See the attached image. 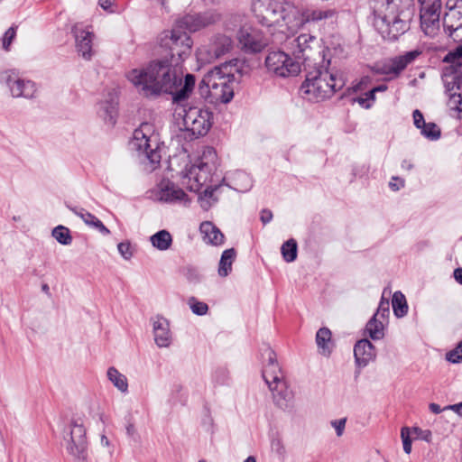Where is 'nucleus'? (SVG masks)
<instances>
[{
	"label": "nucleus",
	"instance_id": "de8ad7c7",
	"mask_svg": "<svg viewBox=\"0 0 462 462\" xmlns=\"http://www.w3.org/2000/svg\"><path fill=\"white\" fill-rule=\"evenodd\" d=\"M421 51L420 50H413L411 51H407L402 55H399L402 60L409 66L420 55H421Z\"/></svg>",
	"mask_w": 462,
	"mask_h": 462
},
{
	"label": "nucleus",
	"instance_id": "dca6fc26",
	"mask_svg": "<svg viewBox=\"0 0 462 462\" xmlns=\"http://www.w3.org/2000/svg\"><path fill=\"white\" fill-rule=\"evenodd\" d=\"M234 48V41L230 36L218 33L212 37L208 46L197 51L199 60L212 62L231 52Z\"/></svg>",
	"mask_w": 462,
	"mask_h": 462
},
{
	"label": "nucleus",
	"instance_id": "e433bc0d",
	"mask_svg": "<svg viewBox=\"0 0 462 462\" xmlns=\"http://www.w3.org/2000/svg\"><path fill=\"white\" fill-rule=\"evenodd\" d=\"M421 134L430 140H437L440 137V130L434 123H425L421 128Z\"/></svg>",
	"mask_w": 462,
	"mask_h": 462
},
{
	"label": "nucleus",
	"instance_id": "864d4df0",
	"mask_svg": "<svg viewBox=\"0 0 462 462\" xmlns=\"http://www.w3.org/2000/svg\"><path fill=\"white\" fill-rule=\"evenodd\" d=\"M388 312H389V301L386 300L384 302L382 300L378 307L377 312L374 316L377 317V316L381 315L383 318H384L385 314H387Z\"/></svg>",
	"mask_w": 462,
	"mask_h": 462
},
{
	"label": "nucleus",
	"instance_id": "338daca9",
	"mask_svg": "<svg viewBox=\"0 0 462 462\" xmlns=\"http://www.w3.org/2000/svg\"><path fill=\"white\" fill-rule=\"evenodd\" d=\"M374 89L376 92H378V91L383 92V91H385L387 89V86L385 84H382V85H379V86L374 88Z\"/></svg>",
	"mask_w": 462,
	"mask_h": 462
},
{
	"label": "nucleus",
	"instance_id": "ddd939ff",
	"mask_svg": "<svg viewBox=\"0 0 462 462\" xmlns=\"http://www.w3.org/2000/svg\"><path fill=\"white\" fill-rule=\"evenodd\" d=\"M420 3V26L423 33L436 36L440 31L441 0H418Z\"/></svg>",
	"mask_w": 462,
	"mask_h": 462
},
{
	"label": "nucleus",
	"instance_id": "20e7f679",
	"mask_svg": "<svg viewBox=\"0 0 462 462\" xmlns=\"http://www.w3.org/2000/svg\"><path fill=\"white\" fill-rule=\"evenodd\" d=\"M345 84L342 73L320 65L307 72L306 79L300 88V94L305 99L319 102L331 97L343 88Z\"/></svg>",
	"mask_w": 462,
	"mask_h": 462
},
{
	"label": "nucleus",
	"instance_id": "7ed1b4c3",
	"mask_svg": "<svg viewBox=\"0 0 462 462\" xmlns=\"http://www.w3.org/2000/svg\"><path fill=\"white\" fill-rule=\"evenodd\" d=\"M414 14V0H375L374 26L384 40L395 41L410 29Z\"/></svg>",
	"mask_w": 462,
	"mask_h": 462
},
{
	"label": "nucleus",
	"instance_id": "4d7b16f0",
	"mask_svg": "<svg viewBox=\"0 0 462 462\" xmlns=\"http://www.w3.org/2000/svg\"><path fill=\"white\" fill-rule=\"evenodd\" d=\"M272 218H273V214L270 210L263 209L261 212V220L263 224L269 223L272 220Z\"/></svg>",
	"mask_w": 462,
	"mask_h": 462
},
{
	"label": "nucleus",
	"instance_id": "b1692460",
	"mask_svg": "<svg viewBox=\"0 0 462 462\" xmlns=\"http://www.w3.org/2000/svg\"><path fill=\"white\" fill-rule=\"evenodd\" d=\"M69 209L78 217H79L88 226L97 229L104 236H108L110 234V230L106 227L105 225L97 217L84 208L78 209L76 208H69Z\"/></svg>",
	"mask_w": 462,
	"mask_h": 462
},
{
	"label": "nucleus",
	"instance_id": "e2e57ef3",
	"mask_svg": "<svg viewBox=\"0 0 462 462\" xmlns=\"http://www.w3.org/2000/svg\"><path fill=\"white\" fill-rule=\"evenodd\" d=\"M402 168L407 171H411L413 168V164L409 160H403L402 162Z\"/></svg>",
	"mask_w": 462,
	"mask_h": 462
},
{
	"label": "nucleus",
	"instance_id": "473e14b6",
	"mask_svg": "<svg viewBox=\"0 0 462 462\" xmlns=\"http://www.w3.org/2000/svg\"><path fill=\"white\" fill-rule=\"evenodd\" d=\"M298 246L294 239H289L282 244L281 253L285 262L291 263L297 258Z\"/></svg>",
	"mask_w": 462,
	"mask_h": 462
},
{
	"label": "nucleus",
	"instance_id": "a19ab883",
	"mask_svg": "<svg viewBox=\"0 0 462 462\" xmlns=\"http://www.w3.org/2000/svg\"><path fill=\"white\" fill-rule=\"evenodd\" d=\"M18 79L19 77L14 70H7L0 73V82L5 84L10 90L12 89V85H14Z\"/></svg>",
	"mask_w": 462,
	"mask_h": 462
},
{
	"label": "nucleus",
	"instance_id": "aec40b11",
	"mask_svg": "<svg viewBox=\"0 0 462 462\" xmlns=\"http://www.w3.org/2000/svg\"><path fill=\"white\" fill-rule=\"evenodd\" d=\"M154 341L159 347H167L171 341L169 322L162 317H156L152 321Z\"/></svg>",
	"mask_w": 462,
	"mask_h": 462
},
{
	"label": "nucleus",
	"instance_id": "ea45409f",
	"mask_svg": "<svg viewBox=\"0 0 462 462\" xmlns=\"http://www.w3.org/2000/svg\"><path fill=\"white\" fill-rule=\"evenodd\" d=\"M189 305L192 312L199 316L205 315L208 310V307L205 302L199 301L194 297H192L189 300Z\"/></svg>",
	"mask_w": 462,
	"mask_h": 462
},
{
	"label": "nucleus",
	"instance_id": "423d86ee",
	"mask_svg": "<svg viewBox=\"0 0 462 462\" xmlns=\"http://www.w3.org/2000/svg\"><path fill=\"white\" fill-rule=\"evenodd\" d=\"M218 165L216 150L205 147L196 162L182 171V184L190 191L199 192L203 186L214 182Z\"/></svg>",
	"mask_w": 462,
	"mask_h": 462
},
{
	"label": "nucleus",
	"instance_id": "1a4fd4ad",
	"mask_svg": "<svg viewBox=\"0 0 462 462\" xmlns=\"http://www.w3.org/2000/svg\"><path fill=\"white\" fill-rule=\"evenodd\" d=\"M153 133V126L149 123H143L134 130L130 144L132 149L143 154L151 162L152 168L155 169L160 164L161 154Z\"/></svg>",
	"mask_w": 462,
	"mask_h": 462
},
{
	"label": "nucleus",
	"instance_id": "f03ea898",
	"mask_svg": "<svg viewBox=\"0 0 462 462\" xmlns=\"http://www.w3.org/2000/svg\"><path fill=\"white\" fill-rule=\"evenodd\" d=\"M335 14L332 9L299 7L290 2L272 1L257 14V20L266 27L273 42L280 44L285 34L295 33L307 23L333 18Z\"/></svg>",
	"mask_w": 462,
	"mask_h": 462
},
{
	"label": "nucleus",
	"instance_id": "8fccbe9b",
	"mask_svg": "<svg viewBox=\"0 0 462 462\" xmlns=\"http://www.w3.org/2000/svg\"><path fill=\"white\" fill-rule=\"evenodd\" d=\"M412 432L416 434L417 438L421 439L427 442L431 441V431L429 430H421L418 427H413L411 429Z\"/></svg>",
	"mask_w": 462,
	"mask_h": 462
},
{
	"label": "nucleus",
	"instance_id": "f8f14e48",
	"mask_svg": "<svg viewBox=\"0 0 462 462\" xmlns=\"http://www.w3.org/2000/svg\"><path fill=\"white\" fill-rule=\"evenodd\" d=\"M264 63L268 72L280 78L294 77L301 70L300 60L282 51H270Z\"/></svg>",
	"mask_w": 462,
	"mask_h": 462
},
{
	"label": "nucleus",
	"instance_id": "c9c22d12",
	"mask_svg": "<svg viewBox=\"0 0 462 462\" xmlns=\"http://www.w3.org/2000/svg\"><path fill=\"white\" fill-rule=\"evenodd\" d=\"M231 180L236 187V189H246L251 186L249 177L244 171H236L232 174Z\"/></svg>",
	"mask_w": 462,
	"mask_h": 462
},
{
	"label": "nucleus",
	"instance_id": "a878e982",
	"mask_svg": "<svg viewBox=\"0 0 462 462\" xmlns=\"http://www.w3.org/2000/svg\"><path fill=\"white\" fill-rule=\"evenodd\" d=\"M316 342L319 353L325 356H328L331 353V331L327 328H319L316 335Z\"/></svg>",
	"mask_w": 462,
	"mask_h": 462
},
{
	"label": "nucleus",
	"instance_id": "7c9ffc66",
	"mask_svg": "<svg viewBox=\"0 0 462 462\" xmlns=\"http://www.w3.org/2000/svg\"><path fill=\"white\" fill-rule=\"evenodd\" d=\"M408 65L402 60L400 56H396L390 60L389 64L383 65L381 71L383 74H393L398 76L404 70Z\"/></svg>",
	"mask_w": 462,
	"mask_h": 462
},
{
	"label": "nucleus",
	"instance_id": "0e129e2a",
	"mask_svg": "<svg viewBox=\"0 0 462 462\" xmlns=\"http://www.w3.org/2000/svg\"><path fill=\"white\" fill-rule=\"evenodd\" d=\"M126 432L129 436H134V434L135 433V427L134 424L130 423L127 425L126 427Z\"/></svg>",
	"mask_w": 462,
	"mask_h": 462
},
{
	"label": "nucleus",
	"instance_id": "09e8293b",
	"mask_svg": "<svg viewBox=\"0 0 462 462\" xmlns=\"http://www.w3.org/2000/svg\"><path fill=\"white\" fill-rule=\"evenodd\" d=\"M346 423V418H342L339 420H331V426L336 430V433L337 437H341L344 433V430Z\"/></svg>",
	"mask_w": 462,
	"mask_h": 462
},
{
	"label": "nucleus",
	"instance_id": "680f3d73",
	"mask_svg": "<svg viewBox=\"0 0 462 462\" xmlns=\"http://www.w3.org/2000/svg\"><path fill=\"white\" fill-rule=\"evenodd\" d=\"M454 278L458 283L462 284V268H457L454 271Z\"/></svg>",
	"mask_w": 462,
	"mask_h": 462
},
{
	"label": "nucleus",
	"instance_id": "c756f323",
	"mask_svg": "<svg viewBox=\"0 0 462 462\" xmlns=\"http://www.w3.org/2000/svg\"><path fill=\"white\" fill-rule=\"evenodd\" d=\"M365 330L369 337L374 340H378L383 337V324L374 316L366 324Z\"/></svg>",
	"mask_w": 462,
	"mask_h": 462
},
{
	"label": "nucleus",
	"instance_id": "774afa93",
	"mask_svg": "<svg viewBox=\"0 0 462 462\" xmlns=\"http://www.w3.org/2000/svg\"><path fill=\"white\" fill-rule=\"evenodd\" d=\"M376 91L373 88L372 90L368 91L366 93V96H367V99H371V100H374V95H375Z\"/></svg>",
	"mask_w": 462,
	"mask_h": 462
},
{
	"label": "nucleus",
	"instance_id": "c03bdc74",
	"mask_svg": "<svg viewBox=\"0 0 462 462\" xmlns=\"http://www.w3.org/2000/svg\"><path fill=\"white\" fill-rule=\"evenodd\" d=\"M16 36V27H10L2 38L3 49L6 51L10 50V45Z\"/></svg>",
	"mask_w": 462,
	"mask_h": 462
},
{
	"label": "nucleus",
	"instance_id": "c85d7f7f",
	"mask_svg": "<svg viewBox=\"0 0 462 462\" xmlns=\"http://www.w3.org/2000/svg\"><path fill=\"white\" fill-rule=\"evenodd\" d=\"M107 377L109 381L116 387L120 392L126 393L128 391V383L125 375L121 374L115 367H110L107 370Z\"/></svg>",
	"mask_w": 462,
	"mask_h": 462
},
{
	"label": "nucleus",
	"instance_id": "9b49d317",
	"mask_svg": "<svg viewBox=\"0 0 462 462\" xmlns=\"http://www.w3.org/2000/svg\"><path fill=\"white\" fill-rule=\"evenodd\" d=\"M64 441L68 452L78 461L84 462L88 458V441L86 429L80 418L73 419L69 430L64 433Z\"/></svg>",
	"mask_w": 462,
	"mask_h": 462
},
{
	"label": "nucleus",
	"instance_id": "f3484780",
	"mask_svg": "<svg viewBox=\"0 0 462 462\" xmlns=\"http://www.w3.org/2000/svg\"><path fill=\"white\" fill-rule=\"evenodd\" d=\"M443 27L455 42H462V0H457L454 6L445 14Z\"/></svg>",
	"mask_w": 462,
	"mask_h": 462
},
{
	"label": "nucleus",
	"instance_id": "0eeeda50",
	"mask_svg": "<svg viewBox=\"0 0 462 462\" xmlns=\"http://www.w3.org/2000/svg\"><path fill=\"white\" fill-rule=\"evenodd\" d=\"M265 355L268 362L263 369V378L273 393V402L282 410H291L293 404V393L285 381L283 372L277 362L276 354L268 348Z\"/></svg>",
	"mask_w": 462,
	"mask_h": 462
},
{
	"label": "nucleus",
	"instance_id": "37998d69",
	"mask_svg": "<svg viewBox=\"0 0 462 462\" xmlns=\"http://www.w3.org/2000/svg\"><path fill=\"white\" fill-rule=\"evenodd\" d=\"M411 430L408 427H403L401 430V438L402 440L403 450L406 454H410L411 452Z\"/></svg>",
	"mask_w": 462,
	"mask_h": 462
},
{
	"label": "nucleus",
	"instance_id": "a18cd8bd",
	"mask_svg": "<svg viewBox=\"0 0 462 462\" xmlns=\"http://www.w3.org/2000/svg\"><path fill=\"white\" fill-rule=\"evenodd\" d=\"M117 249L122 257L130 260L134 254V249L129 241L121 242L117 245Z\"/></svg>",
	"mask_w": 462,
	"mask_h": 462
},
{
	"label": "nucleus",
	"instance_id": "4468645a",
	"mask_svg": "<svg viewBox=\"0 0 462 462\" xmlns=\"http://www.w3.org/2000/svg\"><path fill=\"white\" fill-rule=\"evenodd\" d=\"M212 113L207 109L189 107L183 116V125L194 137L205 135L211 127Z\"/></svg>",
	"mask_w": 462,
	"mask_h": 462
},
{
	"label": "nucleus",
	"instance_id": "412c9836",
	"mask_svg": "<svg viewBox=\"0 0 462 462\" xmlns=\"http://www.w3.org/2000/svg\"><path fill=\"white\" fill-rule=\"evenodd\" d=\"M76 47L82 58L89 60L93 55L92 41L94 34L91 32L75 28Z\"/></svg>",
	"mask_w": 462,
	"mask_h": 462
},
{
	"label": "nucleus",
	"instance_id": "bf43d9fd",
	"mask_svg": "<svg viewBox=\"0 0 462 462\" xmlns=\"http://www.w3.org/2000/svg\"><path fill=\"white\" fill-rule=\"evenodd\" d=\"M115 0H99L98 4L104 10H108L114 4Z\"/></svg>",
	"mask_w": 462,
	"mask_h": 462
},
{
	"label": "nucleus",
	"instance_id": "2eb2a0df",
	"mask_svg": "<svg viewBox=\"0 0 462 462\" xmlns=\"http://www.w3.org/2000/svg\"><path fill=\"white\" fill-rule=\"evenodd\" d=\"M293 33L285 34L283 42H286L288 50L291 52L295 60L300 63H305L310 60L315 54L313 45L316 43V38L308 33H302L296 38L291 37Z\"/></svg>",
	"mask_w": 462,
	"mask_h": 462
},
{
	"label": "nucleus",
	"instance_id": "39448f33",
	"mask_svg": "<svg viewBox=\"0 0 462 462\" xmlns=\"http://www.w3.org/2000/svg\"><path fill=\"white\" fill-rule=\"evenodd\" d=\"M230 64L215 67L209 70L199 85V91L202 97L213 104H226L234 97L233 83L235 76Z\"/></svg>",
	"mask_w": 462,
	"mask_h": 462
},
{
	"label": "nucleus",
	"instance_id": "58836bf2",
	"mask_svg": "<svg viewBox=\"0 0 462 462\" xmlns=\"http://www.w3.org/2000/svg\"><path fill=\"white\" fill-rule=\"evenodd\" d=\"M444 61L452 63L455 66H462V45L457 46L454 51H449Z\"/></svg>",
	"mask_w": 462,
	"mask_h": 462
},
{
	"label": "nucleus",
	"instance_id": "49530a36",
	"mask_svg": "<svg viewBox=\"0 0 462 462\" xmlns=\"http://www.w3.org/2000/svg\"><path fill=\"white\" fill-rule=\"evenodd\" d=\"M206 186L203 196L199 198L200 205L204 209H208L211 206L209 199L213 198L214 191L216 190V189L212 188V185L208 184Z\"/></svg>",
	"mask_w": 462,
	"mask_h": 462
},
{
	"label": "nucleus",
	"instance_id": "69168bd1",
	"mask_svg": "<svg viewBox=\"0 0 462 462\" xmlns=\"http://www.w3.org/2000/svg\"><path fill=\"white\" fill-rule=\"evenodd\" d=\"M42 291L46 294L48 295L49 297H51V292H50V287L47 283H43L42 284Z\"/></svg>",
	"mask_w": 462,
	"mask_h": 462
},
{
	"label": "nucleus",
	"instance_id": "a211bd4d",
	"mask_svg": "<svg viewBox=\"0 0 462 462\" xmlns=\"http://www.w3.org/2000/svg\"><path fill=\"white\" fill-rule=\"evenodd\" d=\"M160 189L158 199L167 203H184L189 202L187 194L180 187L170 180H162L159 184Z\"/></svg>",
	"mask_w": 462,
	"mask_h": 462
},
{
	"label": "nucleus",
	"instance_id": "5701e85b",
	"mask_svg": "<svg viewBox=\"0 0 462 462\" xmlns=\"http://www.w3.org/2000/svg\"><path fill=\"white\" fill-rule=\"evenodd\" d=\"M117 106L118 101L116 96H111L108 100L102 101L99 104L98 115L110 125H114L116 124Z\"/></svg>",
	"mask_w": 462,
	"mask_h": 462
},
{
	"label": "nucleus",
	"instance_id": "cd10ccee",
	"mask_svg": "<svg viewBox=\"0 0 462 462\" xmlns=\"http://www.w3.org/2000/svg\"><path fill=\"white\" fill-rule=\"evenodd\" d=\"M152 245L158 250L164 251L170 248L172 243L171 235L167 230H161L150 237Z\"/></svg>",
	"mask_w": 462,
	"mask_h": 462
},
{
	"label": "nucleus",
	"instance_id": "603ef678",
	"mask_svg": "<svg viewBox=\"0 0 462 462\" xmlns=\"http://www.w3.org/2000/svg\"><path fill=\"white\" fill-rule=\"evenodd\" d=\"M412 116H413V121H414L415 126L419 129H421L422 126L425 125V120H424L423 115L421 114V112L420 110L416 109L413 111Z\"/></svg>",
	"mask_w": 462,
	"mask_h": 462
},
{
	"label": "nucleus",
	"instance_id": "13d9d810",
	"mask_svg": "<svg viewBox=\"0 0 462 462\" xmlns=\"http://www.w3.org/2000/svg\"><path fill=\"white\" fill-rule=\"evenodd\" d=\"M188 279L190 281V282H198L199 280V273L196 272V270H192V269H189L188 271Z\"/></svg>",
	"mask_w": 462,
	"mask_h": 462
},
{
	"label": "nucleus",
	"instance_id": "393cba45",
	"mask_svg": "<svg viewBox=\"0 0 462 462\" xmlns=\"http://www.w3.org/2000/svg\"><path fill=\"white\" fill-rule=\"evenodd\" d=\"M14 97L32 98L36 93L35 84L31 80H23L19 78L10 90Z\"/></svg>",
	"mask_w": 462,
	"mask_h": 462
},
{
	"label": "nucleus",
	"instance_id": "f704fd0d",
	"mask_svg": "<svg viewBox=\"0 0 462 462\" xmlns=\"http://www.w3.org/2000/svg\"><path fill=\"white\" fill-rule=\"evenodd\" d=\"M52 236L61 245H68L72 242V236L68 227L58 226L52 230Z\"/></svg>",
	"mask_w": 462,
	"mask_h": 462
},
{
	"label": "nucleus",
	"instance_id": "2f4dec72",
	"mask_svg": "<svg viewBox=\"0 0 462 462\" xmlns=\"http://www.w3.org/2000/svg\"><path fill=\"white\" fill-rule=\"evenodd\" d=\"M392 305L394 314L401 318L406 315L408 311V306L404 295L401 291L393 293Z\"/></svg>",
	"mask_w": 462,
	"mask_h": 462
},
{
	"label": "nucleus",
	"instance_id": "6e6d98bb",
	"mask_svg": "<svg viewBox=\"0 0 462 462\" xmlns=\"http://www.w3.org/2000/svg\"><path fill=\"white\" fill-rule=\"evenodd\" d=\"M443 410H451L462 417V402L459 403L448 405V406L444 407Z\"/></svg>",
	"mask_w": 462,
	"mask_h": 462
},
{
	"label": "nucleus",
	"instance_id": "5fc2aeb1",
	"mask_svg": "<svg viewBox=\"0 0 462 462\" xmlns=\"http://www.w3.org/2000/svg\"><path fill=\"white\" fill-rule=\"evenodd\" d=\"M404 186V180L398 178V177H393L392 179V181L390 182V187L393 189V190H398L400 189L402 187Z\"/></svg>",
	"mask_w": 462,
	"mask_h": 462
},
{
	"label": "nucleus",
	"instance_id": "6ab92c4d",
	"mask_svg": "<svg viewBox=\"0 0 462 462\" xmlns=\"http://www.w3.org/2000/svg\"><path fill=\"white\" fill-rule=\"evenodd\" d=\"M354 356L356 365L365 367L375 358V347L368 339H361L355 345Z\"/></svg>",
	"mask_w": 462,
	"mask_h": 462
},
{
	"label": "nucleus",
	"instance_id": "3c124183",
	"mask_svg": "<svg viewBox=\"0 0 462 462\" xmlns=\"http://www.w3.org/2000/svg\"><path fill=\"white\" fill-rule=\"evenodd\" d=\"M272 449L282 457L285 456L286 449L281 439H273L272 441Z\"/></svg>",
	"mask_w": 462,
	"mask_h": 462
},
{
	"label": "nucleus",
	"instance_id": "052dcab7",
	"mask_svg": "<svg viewBox=\"0 0 462 462\" xmlns=\"http://www.w3.org/2000/svg\"><path fill=\"white\" fill-rule=\"evenodd\" d=\"M429 409L430 410L431 412H433L435 414H439L444 411L442 408H440V406L439 404L434 403V402L430 403Z\"/></svg>",
	"mask_w": 462,
	"mask_h": 462
},
{
	"label": "nucleus",
	"instance_id": "4c0bfd02",
	"mask_svg": "<svg viewBox=\"0 0 462 462\" xmlns=\"http://www.w3.org/2000/svg\"><path fill=\"white\" fill-rule=\"evenodd\" d=\"M454 87L452 88H448V106L452 109H456L458 111H462V97L460 93H457L453 91Z\"/></svg>",
	"mask_w": 462,
	"mask_h": 462
},
{
	"label": "nucleus",
	"instance_id": "bb28decb",
	"mask_svg": "<svg viewBox=\"0 0 462 462\" xmlns=\"http://www.w3.org/2000/svg\"><path fill=\"white\" fill-rule=\"evenodd\" d=\"M236 256V252L234 248H229L225 250L222 253L219 265H218V274L221 277H226L229 274L232 270V264Z\"/></svg>",
	"mask_w": 462,
	"mask_h": 462
},
{
	"label": "nucleus",
	"instance_id": "9d476101",
	"mask_svg": "<svg viewBox=\"0 0 462 462\" xmlns=\"http://www.w3.org/2000/svg\"><path fill=\"white\" fill-rule=\"evenodd\" d=\"M236 39L241 51L249 54L261 52L268 45L274 44L270 34L249 24L236 31Z\"/></svg>",
	"mask_w": 462,
	"mask_h": 462
},
{
	"label": "nucleus",
	"instance_id": "f257e3e1",
	"mask_svg": "<svg viewBox=\"0 0 462 462\" xmlns=\"http://www.w3.org/2000/svg\"><path fill=\"white\" fill-rule=\"evenodd\" d=\"M161 45L170 50V57L150 61L147 65L126 72L125 77L144 97H157L162 94L172 95L174 102L180 103L189 97L195 84L193 74H186L182 82L181 64L190 56V41L185 35L160 41Z\"/></svg>",
	"mask_w": 462,
	"mask_h": 462
},
{
	"label": "nucleus",
	"instance_id": "72a5a7b5",
	"mask_svg": "<svg viewBox=\"0 0 462 462\" xmlns=\"http://www.w3.org/2000/svg\"><path fill=\"white\" fill-rule=\"evenodd\" d=\"M246 25L247 23H244V15L239 14H229L224 22L225 30L229 32L238 31L241 26Z\"/></svg>",
	"mask_w": 462,
	"mask_h": 462
},
{
	"label": "nucleus",
	"instance_id": "4be33fe9",
	"mask_svg": "<svg viewBox=\"0 0 462 462\" xmlns=\"http://www.w3.org/2000/svg\"><path fill=\"white\" fill-rule=\"evenodd\" d=\"M199 230L205 243L212 245H221L224 243V235L213 223L209 221L201 223Z\"/></svg>",
	"mask_w": 462,
	"mask_h": 462
},
{
	"label": "nucleus",
	"instance_id": "6e6552de",
	"mask_svg": "<svg viewBox=\"0 0 462 462\" xmlns=\"http://www.w3.org/2000/svg\"><path fill=\"white\" fill-rule=\"evenodd\" d=\"M221 20V14L216 10H208L203 13L186 14L178 18L171 31H164L160 38V41L166 39H173V34L176 38L185 35L190 41V52L192 51L193 41L191 37L183 30L189 32H196L203 30L208 26L214 25Z\"/></svg>",
	"mask_w": 462,
	"mask_h": 462
},
{
	"label": "nucleus",
	"instance_id": "79ce46f5",
	"mask_svg": "<svg viewBox=\"0 0 462 462\" xmlns=\"http://www.w3.org/2000/svg\"><path fill=\"white\" fill-rule=\"evenodd\" d=\"M446 359L453 364L462 362V341L454 349L446 354Z\"/></svg>",
	"mask_w": 462,
	"mask_h": 462
}]
</instances>
